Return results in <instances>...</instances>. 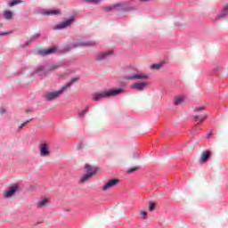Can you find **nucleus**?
I'll list each match as a JSON object with an SVG mask.
<instances>
[{"label": "nucleus", "mask_w": 228, "mask_h": 228, "mask_svg": "<svg viewBox=\"0 0 228 228\" xmlns=\"http://www.w3.org/2000/svg\"><path fill=\"white\" fill-rule=\"evenodd\" d=\"M163 67V62L154 63L150 66L151 70H159Z\"/></svg>", "instance_id": "nucleus-22"}, {"label": "nucleus", "mask_w": 228, "mask_h": 228, "mask_svg": "<svg viewBox=\"0 0 228 228\" xmlns=\"http://www.w3.org/2000/svg\"><path fill=\"white\" fill-rule=\"evenodd\" d=\"M4 113H6V109L1 108L0 109V115H4Z\"/></svg>", "instance_id": "nucleus-36"}, {"label": "nucleus", "mask_w": 228, "mask_h": 228, "mask_svg": "<svg viewBox=\"0 0 228 228\" xmlns=\"http://www.w3.org/2000/svg\"><path fill=\"white\" fill-rule=\"evenodd\" d=\"M43 15L46 16H54V15H61V10L60 9H53V10H45L43 11Z\"/></svg>", "instance_id": "nucleus-15"}, {"label": "nucleus", "mask_w": 228, "mask_h": 228, "mask_svg": "<svg viewBox=\"0 0 228 228\" xmlns=\"http://www.w3.org/2000/svg\"><path fill=\"white\" fill-rule=\"evenodd\" d=\"M96 45L97 43L95 41L80 39L77 43L64 46L62 51L63 53H69V51H72V49H77L79 47H94Z\"/></svg>", "instance_id": "nucleus-3"}, {"label": "nucleus", "mask_w": 228, "mask_h": 228, "mask_svg": "<svg viewBox=\"0 0 228 228\" xmlns=\"http://www.w3.org/2000/svg\"><path fill=\"white\" fill-rule=\"evenodd\" d=\"M207 117H208V116H207V115H205V118H199L200 122H204V120H206Z\"/></svg>", "instance_id": "nucleus-39"}, {"label": "nucleus", "mask_w": 228, "mask_h": 228, "mask_svg": "<svg viewBox=\"0 0 228 228\" xmlns=\"http://www.w3.org/2000/svg\"><path fill=\"white\" fill-rule=\"evenodd\" d=\"M126 90L124 88H118V89H109L102 91V93H94L91 95L92 100L99 102L102 99H107L108 97H115L117 95H120L124 94Z\"/></svg>", "instance_id": "nucleus-2"}, {"label": "nucleus", "mask_w": 228, "mask_h": 228, "mask_svg": "<svg viewBox=\"0 0 228 228\" xmlns=\"http://www.w3.org/2000/svg\"><path fill=\"white\" fill-rule=\"evenodd\" d=\"M197 127H199V124H198V125H196L195 128L197 129Z\"/></svg>", "instance_id": "nucleus-41"}, {"label": "nucleus", "mask_w": 228, "mask_h": 228, "mask_svg": "<svg viewBox=\"0 0 228 228\" xmlns=\"http://www.w3.org/2000/svg\"><path fill=\"white\" fill-rule=\"evenodd\" d=\"M21 3V0H12L9 3V6H15L17 4H20Z\"/></svg>", "instance_id": "nucleus-26"}, {"label": "nucleus", "mask_w": 228, "mask_h": 228, "mask_svg": "<svg viewBox=\"0 0 228 228\" xmlns=\"http://www.w3.org/2000/svg\"><path fill=\"white\" fill-rule=\"evenodd\" d=\"M184 102V97L183 96H176L174 100L175 106H179V104H183Z\"/></svg>", "instance_id": "nucleus-20"}, {"label": "nucleus", "mask_w": 228, "mask_h": 228, "mask_svg": "<svg viewBox=\"0 0 228 228\" xmlns=\"http://www.w3.org/2000/svg\"><path fill=\"white\" fill-rule=\"evenodd\" d=\"M133 158H134V159H138V158H140V152L134 151L133 152Z\"/></svg>", "instance_id": "nucleus-34"}, {"label": "nucleus", "mask_w": 228, "mask_h": 228, "mask_svg": "<svg viewBox=\"0 0 228 228\" xmlns=\"http://www.w3.org/2000/svg\"><path fill=\"white\" fill-rule=\"evenodd\" d=\"M199 115H200V114H196V115L192 116L193 117V120L195 122H197V120H199Z\"/></svg>", "instance_id": "nucleus-37"}, {"label": "nucleus", "mask_w": 228, "mask_h": 228, "mask_svg": "<svg viewBox=\"0 0 228 228\" xmlns=\"http://www.w3.org/2000/svg\"><path fill=\"white\" fill-rule=\"evenodd\" d=\"M87 4H101L104 0H84Z\"/></svg>", "instance_id": "nucleus-23"}, {"label": "nucleus", "mask_w": 228, "mask_h": 228, "mask_svg": "<svg viewBox=\"0 0 228 228\" xmlns=\"http://www.w3.org/2000/svg\"><path fill=\"white\" fill-rule=\"evenodd\" d=\"M142 220H147V211H140Z\"/></svg>", "instance_id": "nucleus-29"}, {"label": "nucleus", "mask_w": 228, "mask_h": 228, "mask_svg": "<svg viewBox=\"0 0 228 228\" xmlns=\"http://www.w3.org/2000/svg\"><path fill=\"white\" fill-rule=\"evenodd\" d=\"M57 69H60V66L56 64L39 65L35 69L34 74L42 77L45 76L47 72H53V70H56Z\"/></svg>", "instance_id": "nucleus-4"}, {"label": "nucleus", "mask_w": 228, "mask_h": 228, "mask_svg": "<svg viewBox=\"0 0 228 228\" xmlns=\"http://www.w3.org/2000/svg\"><path fill=\"white\" fill-rule=\"evenodd\" d=\"M129 5H130L129 2L118 3L116 4V10L118 12H131Z\"/></svg>", "instance_id": "nucleus-11"}, {"label": "nucleus", "mask_w": 228, "mask_h": 228, "mask_svg": "<svg viewBox=\"0 0 228 228\" xmlns=\"http://www.w3.org/2000/svg\"><path fill=\"white\" fill-rule=\"evenodd\" d=\"M211 136H213V132H210L209 134H208L206 135V138H211Z\"/></svg>", "instance_id": "nucleus-38"}, {"label": "nucleus", "mask_w": 228, "mask_h": 228, "mask_svg": "<svg viewBox=\"0 0 228 228\" xmlns=\"http://www.w3.org/2000/svg\"><path fill=\"white\" fill-rule=\"evenodd\" d=\"M140 1H141V3H149V2H151L152 0H140Z\"/></svg>", "instance_id": "nucleus-40"}, {"label": "nucleus", "mask_w": 228, "mask_h": 228, "mask_svg": "<svg viewBox=\"0 0 228 228\" xmlns=\"http://www.w3.org/2000/svg\"><path fill=\"white\" fill-rule=\"evenodd\" d=\"M53 53H56V48L40 49L37 50V54L39 56H49V54H53Z\"/></svg>", "instance_id": "nucleus-13"}, {"label": "nucleus", "mask_w": 228, "mask_h": 228, "mask_svg": "<svg viewBox=\"0 0 228 228\" xmlns=\"http://www.w3.org/2000/svg\"><path fill=\"white\" fill-rule=\"evenodd\" d=\"M103 10L105 12H111L113 10H117V4L110 5V6H105V7H103Z\"/></svg>", "instance_id": "nucleus-25"}, {"label": "nucleus", "mask_w": 228, "mask_h": 228, "mask_svg": "<svg viewBox=\"0 0 228 228\" xmlns=\"http://www.w3.org/2000/svg\"><path fill=\"white\" fill-rule=\"evenodd\" d=\"M13 31L10 30L8 32H0V37H6V35H12Z\"/></svg>", "instance_id": "nucleus-33"}, {"label": "nucleus", "mask_w": 228, "mask_h": 228, "mask_svg": "<svg viewBox=\"0 0 228 228\" xmlns=\"http://www.w3.org/2000/svg\"><path fill=\"white\" fill-rule=\"evenodd\" d=\"M114 52L113 50H107L104 52H101L95 56L96 61H106V60H110L111 56H113Z\"/></svg>", "instance_id": "nucleus-9"}, {"label": "nucleus", "mask_w": 228, "mask_h": 228, "mask_svg": "<svg viewBox=\"0 0 228 228\" xmlns=\"http://www.w3.org/2000/svg\"><path fill=\"white\" fill-rule=\"evenodd\" d=\"M175 26H179V24L175 23Z\"/></svg>", "instance_id": "nucleus-42"}, {"label": "nucleus", "mask_w": 228, "mask_h": 228, "mask_svg": "<svg viewBox=\"0 0 228 228\" xmlns=\"http://www.w3.org/2000/svg\"><path fill=\"white\" fill-rule=\"evenodd\" d=\"M77 81H79L78 77H73L71 78V80L68 83H66L61 89L57 90V91H49L46 92L45 94V101H48L49 102L58 99V97H61V95H63V94H65V92L67 90H69V88H70V86H72V85H74V83H77Z\"/></svg>", "instance_id": "nucleus-1"}, {"label": "nucleus", "mask_w": 228, "mask_h": 228, "mask_svg": "<svg viewBox=\"0 0 228 228\" xmlns=\"http://www.w3.org/2000/svg\"><path fill=\"white\" fill-rule=\"evenodd\" d=\"M41 37V35L39 33H37L35 35H33L30 38H29V42L31 44H33V42H37V40H38V38Z\"/></svg>", "instance_id": "nucleus-24"}, {"label": "nucleus", "mask_w": 228, "mask_h": 228, "mask_svg": "<svg viewBox=\"0 0 228 228\" xmlns=\"http://www.w3.org/2000/svg\"><path fill=\"white\" fill-rule=\"evenodd\" d=\"M126 81H145L149 79V75H145L142 72H134L124 77Z\"/></svg>", "instance_id": "nucleus-6"}, {"label": "nucleus", "mask_w": 228, "mask_h": 228, "mask_svg": "<svg viewBox=\"0 0 228 228\" xmlns=\"http://www.w3.org/2000/svg\"><path fill=\"white\" fill-rule=\"evenodd\" d=\"M194 133H197V130H194Z\"/></svg>", "instance_id": "nucleus-43"}, {"label": "nucleus", "mask_w": 228, "mask_h": 228, "mask_svg": "<svg viewBox=\"0 0 228 228\" xmlns=\"http://www.w3.org/2000/svg\"><path fill=\"white\" fill-rule=\"evenodd\" d=\"M39 154L42 158H47L51 156V151H49V142L43 141L39 144Z\"/></svg>", "instance_id": "nucleus-10"}, {"label": "nucleus", "mask_w": 228, "mask_h": 228, "mask_svg": "<svg viewBox=\"0 0 228 228\" xmlns=\"http://www.w3.org/2000/svg\"><path fill=\"white\" fill-rule=\"evenodd\" d=\"M89 110H90V108L86 107L85 110H79L78 111V118H80V119L85 118V117L86 116V113H88Z\"/></svg>", "instance_id": "nucleus-19"}, {"label": "nucleus", "mask_w": 228, "mask_h": 228, "mask_svg": "<svg viewBox=\"0 0 228 228\" xmlns=\"http://www.w3.org/2000/svg\"><path fill=\"white\" fill-rule=\"evenodd\" d=\"M4 17L6 20H12L13 19V12L12 11H4Z\"/></svg>", "instance_id": "nucleus-21"}, {"label": "nucleus", "mask_w": 228, "mask_h": 228, "mask_svg": "<svg viewBox=\"0 0 228 228\" xmlns=\"http://www.w3.org/2000/svg\"><path fill=\"white\" fill-rule=\"evenodd\" d=\"M29 44H31V42H29V39L28 41L25 42L24 45H21V47L24 48V47H28L29 45Z\"/></svg>", "instance_id": "nucleus-35"}, {"label": "nucleus", "mask_w": 228, "mask_h": 228, "mask_svg": "<svg viewBox=\"0 0 228 228\" xmlns=\"http://www.w3.org/2000/svg\"><path fill=\"white\" fill-rule=\"evenodd\" d=\"M85 168L86 170V174L82 175L80 178L81 184H85L87 181H90L95 174H97V167H94L89 164L85 165Z\"/></svg>", "instance_id": "nucleus-5"}, {"label": "nucleus", "mask_w": 228, "mask_h": 228, "mask_svg": "<svg viewBox=\"0 0 228 228\" xmlns=\"http://www.w3.org/2000/svg\"><path fill=\"white\" fill-rule=\"evenodd\" d=\"M48 204H49V199L44 198L43 200H40L39 201H37V208L41 209L42 208H45V206H47Z\"/></svg>", "instance_id": "nucleus-18"}, {"label": "nucleus", "mask_w": 228, "mask_h": 228, "mask_svg": "<svg viewBox=\"0 0 228 228\" xmlns=\"http://www.w3.org/2000/svg\"><path fill=\"white\" fill-rule=\"evenodd\" d=\"M140 167H134L127 170V174H133L134 172H136V170H139Z\"/></svg>", "instance_id": "nucleus-28"}, {"label": "nucleus", "mask_w": 228, "mask_h": 228, "mask_svg": "<svg viewBox=\"0 0 228 228\" xmlns=\"http://www.w3.org/2000/svg\"><path fill=\"white\" fill-rule=\"evenodd\" d=\"M202 110H206L205 106H199L194 108L195 113H198V111H202Z\"/></svg>", "instance_id": "nucleus-30"}, {"label": "nucleus", "mask_w": 228, "mask_h": 228, "mask_svg": "<svg viewBox=\"0 0 228 228\" xmlns=\"http://www.w3.org/2000/svg\"><path fill=\"white\" fill-rule=\"evenodd\" d=\"M156 209V203L151 202L149 207V211H154Z\"/></svg>", "instance_id": "nucleus-31"}, {"label": "nucleus", "mask_w": 228, "mask_h": 228, "mask_svg": "<svg viewBox=\"0 0 228 228\" xmlns=\"http://www.w3.org/2000/svg\"><path fill=\"white\" fill-rule=\"evenodd\" d=\"M33 120V118L28 119L26 120L24 123L20 124L18 130L20 131V129H22L23 127L26 126V124H29V122H31Z\"/></svg>", "instance_id": "nucleus-27"}, {"label": "nucleus", "mask_w": 228, "mask_h": 228, "mask_svg": "<svg viewBox=\"0 0 228 228\" xmlns=\"http://www.w3.org/2000/svg\"><path fill=\"white\" fill-rule=\"evenodd\" d=\"M85 147V144L83 142H78L77 144V151H82V149Z\"/></svg>", "instance_id": "nucleus-32"}, {"label": "nucleus", "mask_w": 228, "mask_h": 228, "mask_svg": "<svg viewBox=\"0 0 228 228\" xmlns=\"http://www.w3.org/2000/svg\"><path fill=\"white\" fill-rule=\"evenodd\" d=\"M76 22V18L74 16H71L69 19H67L61 23H58L54 26L53 29L61 30V29H67V28H70Z\"/></svg>", "instance_id": "nucleus-8"}, {"label": "nucleus", "mask_w": 228, "mask_h": 228, "mask_svg": "<svg viewBox=\"0 0 228 228\" xmlns=\"http://www.w3.org/2000/svg\"><path fill=\"white\" fill-rule=\"evenodd\" d=\"M19 191H20V186L17 183L12 184L4 191V199H12Z\"/></svg>", "instance_id": "nucleus-7"}, {"label": "nucleus", "mask_w": 228, "mask_h": 228, "mask_svg": "<svg viewBox=\"0 0 228 228\" xmlns=\"http://www.w3.org/2000/svg\"><path fill=\"white\" fill-rule=\"evenodd\" d=\"M118 183H120V180L114 178L110 180L107 183H105L102 187V191H108V190L113 188L114 186H117V184H118Z\"/></svg>", "instance_id": "nucleus-12"}, {"label": "nucleus", "mask_w": 228, "mask_h": 228, "mask_svg": "<svg viewBox=\"0 0 228 228\" xmlns=\"http://www.w3.org/2000/svg\"><path fill=\"white\" fill-rule=\"evenodd\" d=\"M211 158V151H205L202 152L201 157L200 159V163H206L208 159Z\"/></svg>", "instance_id": "nucleus-17"}, {"label": "nucleus", "mask_w": 228, "mask_h": 228, "mask_svg": "<svg viewBox=\"0 0 228 228\" xmlns=\"http://www.w3.org/2000/svg\"><path fill=\"white\" fill-rule=\"evenodd\" d=\"M227 17H228V4L224 6L220 13L217 14L216 19L224 20V19H227Z\"/></svg>", "instance_id": "nucleus-16"}, {"label": "nucleus", "mask_w": 228, "mask_h": 228, "mask_svg": "<svg viewBox=\"0 0 228 228\" xmlns=\"http://www.w3.org/2000/svg\"><path fill=\"white\" fill-rule=\"evenodd\" d=\"M147 88V83L145 82H137L132 86L133 90H138V92H143Z\"/></svg>", "instance_id": "nucleus-14"}]
</instances>
